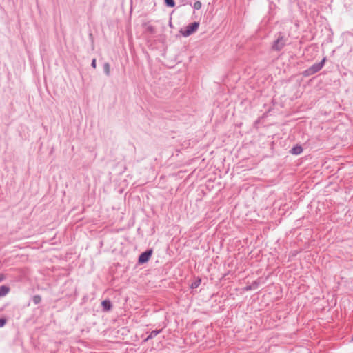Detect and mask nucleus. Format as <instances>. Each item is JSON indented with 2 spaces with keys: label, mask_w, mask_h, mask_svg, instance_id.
<instances>
[{
  "label": "nucleus",
  "mask_w": 353,
  "mask_h": 353,
  "mask_svg": "<svg viewBox=\"0 0 353 353\" xmlns=\"http://www.w3.org/2000/svg\"><path fill=\"white\" fill-rule=\"evenodd\" d=\"M147 30H148V32H150L152 33V32H154V28H153L152 26H148L147 27Z\"/></svg>",
  "instance_id": "4468645a"
},
{
  "label": "nucleus",
  "mask_w": 353,
  "mask_h": 353,
  "mask_svg": "<svg viewBox=\"0 0 353 353\" xmlns=\"http://www.w3.org/2000/svg\"><path fill=\"white\" fill-rule=\"evenodd\" d=\"M152 251L151 250H147L143 253H141L139 257V263H144L149 261L151 255H152Z\"/></svg>",
  "instance_id": "20e7f679"
},
{
  "label": "nucleus",
  "mask_w": 353,
  "mask_h": 353,
  "mask_svg": "<svg viewBox=\"0 0 353 353\" xmlns=\"http://www.w3.org/2000/svg\"><path fill=\"white\" fill-rule=\"evenodd\" d=\"M249 289H255V287H253V288L250 287Z\"/></svg>",
  "instance_id": "6ab92c4d"
},
{
  "label": "nucleus",
  "mask_w": 353,
  "mask_h": 353,
  "mask_svg": "<svg viewBox=\"0 0 353 353\" xmlns=\"http://www.w3.org/2000/svg\"><path fill=\"white\" fill-rule=\"evenodd\" d=\"M290 152L293 154L298 155V154H300L303 152V149H302L301 146L296 145V146L293 147L291 149Z\"/></svg>",
  "instance_id": "39448f33"
},
{
  "label": "nucleus",
  "mask_w": 353,
  "mask_h": 353,
  "mask_svg": "<svg viewBox=\"0 0 353 353\" xmlns=\"http://www.w3.org/2000/svg\"><path fill=\"white\" fill-rule=\"evenodd\" d=\"M41 301V297L39 296H34L33 297V302L35 303V304H38Z\"/></svg>",
  "instance_id": "ddd939ff"
},
{
  "label": "nucleus",
  "mask_w": 353,
  "mask_h": 353,
  "mask_svg": "<svg viewBox=\"0 0 353 353\" xmlns=\"http://www.w3.org/2000/svg\"><path fill=\"white\" fill-rule=\"evenodd\" d=\"M3 277L1 274H0V282L3 280Z\"/></svg>",
  "instance_id": "f3484780"
},
{
  "label": "nucleus",
  "mask_w": 353,
  "mask_h": 353,
  "mask_svg": "<svg viewBox=\"0 0 353 353\" xmlns=\"http://www.w3.org/2000/svg\"><path fill=\"white\" fill-rule=\"evenodd\" d=\"M186 3L191 4V1H190V0H186Z\"/></svg>",
  "instance_id": "a211bd4d"
},
{
  "label": "nucleus",
  "mask_w": 353,
  "mask_h": 353,
  "mask_svg": "<svg viewBox=\"0 0 353 353\" xmlns=\"http://www.w3.org/2000/svg\"><path fill=\"white\" fill-rule=\"evenodd\" d=\"M103 70L106 75L109 76L110 73V66L108 63H105L103 65Z\"/></svg>",
  "instance_id": "6e6552de"
},
{
  "label": "nucleus",
  "mask_w": 353,
  "mask_h": 353,
  "mask_svg": "<svg viewBox=\"0 0 353 353\" xmlns=\"http://www.w3.org/2000/svg\"><path fill=\"white\" fill-rule=\"evenodd\" d=\"M101 305L105 310H109L112 307L110 301L108 300L103 301Z\"/></svg>",
  "instance_id": "423d86ee"
},
{
  "label": "nucleus",
  "mask_w": 353,
  "mask_h": 353,
  "mask_svg": "<svg viewBox=\"0 0 353 353\" xmlns=\"http://www.w3.org/2000/svg\"><path fill=\"white\" fill-rule=\"evenodd\" d=\"M201 283V280H196L194 283H192L191 288H196Z\"/></svg>",
  "instance_id": "f8f14e48"
},
{
  "label": "nucleus",
  "mask_w": 353,
  "mask_h": 353,
  "mask_svg": "<svg viewBox=\"0 0 353 353\" xmlns=\"http://www.w3.org/2000/svg\"><path fill=\"white\" fill-rule=\"evenodd\" d=\"M326 58H323L321 62L314 63L311 67L307 68L306 70L304 71L303 74L304 76H310L312 75L319 70H321V68L323 67L325 62Z\"/></svg>",
  "instance_id": "f257e3e1"
},
{
  "label": "nucleus",
  "mask_w": 353,
  "mask_h": 353,
  "mask_svg": "<svg viewBox=\"0 0 353 353\" xmlns=\"http://www.w3.org/2000/svg\"><path fill=\"white\" fill-rule=\"evenodd\" d=\"M199 26V22H194L189 24L184 30H181V34L187 37L197 30Z\"/></svg>",
  "instance_id": "f03ea898"
},
{
  "label": "nucleus",
  "mask_w": 353,
  "mask_h": 353,
  "mask_svg": "<svg viewBox=\"0 0 353 353\" xmlns=\"http://www.w3.org/2000/svg\"><path fill=\"white\" fill-rule=\"evenodd\" d=\"M201 6H202V4H201V1H195V2H194V3L193 4V8H194V10H199V9L201 8Z\"/></svg>",
  "instance_id": "9d476101"
},
{
  "label": "nucleus",
  "mask_w": 353,
  "mask_h": 353,
  "mask_svg": "<svg viewBox=\"0 0 353 353\" xmlns=\"http://www.w3.org/2000/svg\"><path fill=\"white\" fill-rule=\"evenodd\" d=\"M6 324V320L4 319H0V327H2Z\"/></svg>",
  "instance_id": "2eb2a0df"
},
{
  "label": "nucleus",
  "mask_w": 353,
  "mask_h": 353,
  "mask_svg": "<svg viewBox=\"0 0 353 353\" xmlns=\"http://www.w3.org/2000/svg\"><path fill=\"white\" fill-rule=\"evenodd\" d=\"M160 332H161V330H153L152 332H150V335L146 338V341H148V340H149L150 339L154 338L159 333H160Z\"/></svg>",
  "instance_id": "1a4fd4ad"
},
{
  "label": "nucleus",
  "mask_w": 353,
  "mask_h": 353,
  "mask_svg": "<svg viewBox=\"0 0 353 353\" xmlns=\"http://www.w3.org/2000/svg\"><path fill=\"white\" fill-rule=\"evenodd\" d=\"M165 3L168 7H174L175 6L174 0H165Z\"/></svg>",
  "instance_id": "9b49d317"
},
{
  "label": "nucleus",
  "mask_w": 353,
  "mask_h": 353,
  "mask_svg": "<svg viewBox=\"0 0 353 353\" xmlns=\"http://www.w3.org/2000/svg\"><path fill=\"white\" fill-rule=\"evenodd\" d=\"M91 65H92L94 68H96V65H96V59H92V63H91Z\"/></svg>",
  "instance_id": "dca6fc26"
},
{
  "label": "nucleus",
  "mask_w": 353,
  "mask_h": 353,
  "mask_svg": "<svg viewBox=\"0 0 353 353\" xmlns=\"http://www.w3.org/2000/svg\"><path fill=\"white\" fill-rule=\"evenodd\" d=\"M9 292V288L5 285L0 287V297L6 295Z\"/></svg>",
  "instance_id": "0eeeda50"
},
{
  "label": "nucleus",
  "mask_w": 353,
  "mask_h": 353,
  "mask_svg": "<svg viewBox=\"0 0 353 353\" xmlns=\"http://www.w3.org/2000/svg\"><path fill=\"white\" fill-rule=\"evenodd\" d=\"M285 44V39L283 37H279L273 43L272 48L280 50Z\"/></svg>",
  "instance_id": "7ed1b4c3"
}]
</instances>
